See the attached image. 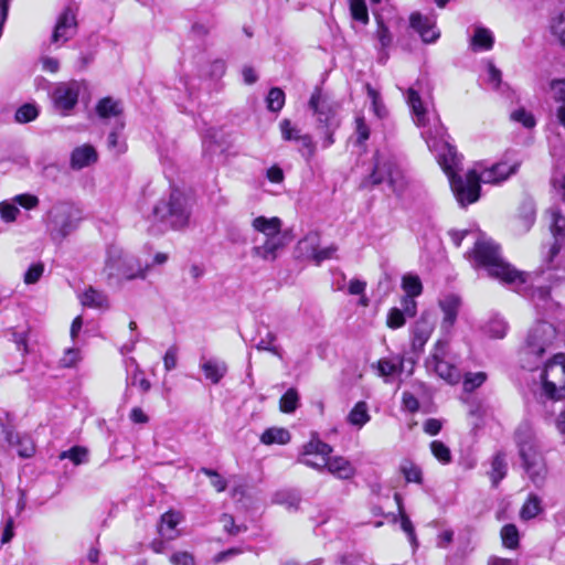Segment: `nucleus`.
Segmentation results:
<instances>
[{"label": "nucleus", "mask_w": 565, "mask_h": 565, "mask_svg": "<svg viewBox=\"0 0 565 565\" xmlns=\"http://www.w3.org/2000/svg\"><path fill=\"white\" fill-rule=\"evenodd\" d=\"M423 136L428 148L435 152L439 166L447 174L452 193L461 206L472 204L479 200L480 182L499 184L516 173L520 167L518 160L512 163L502 161L483 170L480 174L476 170H470L465 177H461L457 174L460 169L461 157L456 148L448 142L446 129L439 122V119L433 128L424 131Z\"/></svg>", "instance_id": "nucleus-1"}, {"label": "nucleus", "mask_w": 565, "mask_h": 565, "mask_svg": "<svg viewBox=\"0 0 565 565\" xmlns=\"http://www.w3.org/2000/svg\"><path fill=\"white\" fill-rule=\"evenodd\" d=\"M469 256L476 268L482 267L490 277L512 287L518 292H525V285L531 279V275L519 271L504 262L500 253V246L491 238L480 235Z\"/></svg>", "instance_id": "nucleus-2"}, {"label": "nucleus", "mask_w": 565, "mask_h": 565, "mask_svg": "<svg viewBox=\"0 0 565 565\" xmlns=\"http://www.w3.org/2000/svg\"><path fill=\"white\" fill-rule=\"evenodd\" d=\"M151 265H142L132 254L122 247L110 245L106 252L104 274L109 284H120L134 279H145Z\"/></svg>", "instance_id": "nucleus-3"}, {"label": "nucleus", "mask_w": 565, "mask_h": 565, "mask_svg": "<svg viewBox=\"0 0 565 565\" xmlns=\"http://www.w3.org/2000/svg\"><path fill=\"white\" fill-rule=\"evenodd\" d=\"M252 227L254 231L265 235L263 244L252 247V256L265 262H275L279 253L288 244L287 234L281 231V220L277 216H257L252 221Z\"/></svg>", "instance_id": "nucleus-4"}, {"label": "nucleus", "mask_w": 565, "mask_h": 565, "mask_svg": "<svg viewBox=\"0 0 565 565\" xmlns=\"http://www.w3.org/2000/svg\"><path fill=\"white\" fill-rule=\"evenodd\" d=\"M522 466L535 486H541L546 477V465L539 441L527 425L520 426L515 433Z\"/></svg>", "instance_id": "nucleus-5"}, {"label": "nucleus", "mask_w": 565, "mask_h": 565, "mask_svg": "<svg viewBox=\"0 0 565 565\" xmlns=\"http://www.w3.org/2000/svg\"><path fill=\"white\" fill-rule=\"evenodd\" d=\"M154 215L174 230L189 224L191 216L190 198L179 189H172L167 199H162L153 209Z\"/></svg>", "instance_id": "nucleus-6"}, {"label": "nucleus", "mask_w": 565, "mask_h": 565, "mask_svg": "<svg viewBox=\"0 0 565 565\" xmlns=\"http://www.w3.org/2000/svg\"><path fill=\"white\" fill-rule=\"evenodd\" d=\"M425 365L428 371L435 372L449 384H457L461 379L460 371L456 365V356L450 352L448 339L436 341Z\"/></svg>", "instance_id": "nucleus-7"}, {"label": "nucleus", "mask_w": 565, "mask_h": 565, "mask_svg": "<svg viewBox=\"0 0 565 565\" xmlns=\"http://www.w3.org/2000/svg\"><path fill=\"white\" fill-rule=\"evenodd\" d=\"M555 337V328L546 321H540L531 328L522 351L526 363L524 366L534 369L535 361L552 345Z\"/></svg>", "instance_id": "nucleus-8"}, {"label": "nucleus", "mask_w": 565, "mask_h": 565, "mask_svg": "<svg viewBox=\"0 0 565 565\" xmlns=\"http://www.w3.org/2000/svg\"><path fill=\"white\" fill-rule=\"evenodd\" d=\"M81 213L73 204L56 203L47 213V231L54 239H63L77 227Z\"/></svg>", "instance_id": "nucleus-9"}, {"label": "nucleus", "mask_w": 565, "mask_h": 565, "mask_svg": "<svg viewBox=\"0 0 565 565\" xmlns=\"http://www.w3.org/2000/svg\"><path fill=\"white\" fill-rule=\"evenodd\" d=\"M541 381L543 394L547 398H565V354L557 353L545 363Z\"/></svg>", "instance_id": "nucleus-10"}, {"label": "nucleus", "mask_w": 565, "mask_h": 565, "mask_svg": "<svg viewBox=\"0 0 565 565\" xmlns=\"http://www.w3.org/2000/svg\"><path fill=\"white\" fill-rule=\"evenodd\" d=\"M308 106L317 116L318 127L339 126L337 119L338 104L324 95L320 88L315 89Z\"/></svg>", "instance_id": "nucleus-11"}, {"label": "nucleus", "mask_w": 565, "mask_h": 565, "mask_svg": "<svg viewBox=\"0 0 565 565\" xmlns=\"http://www.w3.org/2000/svg\"><path fill=\"white\" fill-rule=\"evenodd\" d=\"M399 177V170L392 159L385 158L380 153L375 154L374 168L367 179V182L372 185H379L383 182H387L391 190L393 192H397L401 188V184L398 183Z\"/></svg>", "instance_id": "nucleus-12"}, {"label": "nucleus", "mask_w": 565, "mask_h": 565, "mask_svg": "<svg viewBox=\"0 0 565 565\" xmlns=\"http://www.w3.org/2000/svg\"><path fill=\"white\" fill-rule=\"evenodd\" d=\"M81 84L76 81L58 83L51 95L53 107L61 115H68L78 102Z\"/></svg>", "instance_id": "nucleus-13"}, {"label": "nucleus", "mask_w": 565, "mask_h": 565, "mask_svg": "<svg viewBox=\"0 0 565 565\" xmlns=\"http://www.w3.org/2000/svg\"><path fill=\"white\" fill-rule=\"evenodd\" d=\"M281 138L285 141L299 143L298 151L306 161H310L316 154V143L309 134H302L301 129L294 125L290 119H282L279 122Z\"/></svg>", "instance_id": "nucleus-14"}, {"label": "nucleus", "mask_w": 565, "mask_h": 565, "mask_svg": "<svg viewBox=\"0 0 565 565\" xmlns=\"http://www.w3.org/2000/svg\"><path fill=\"white\" fill-rule=\"evenodd\" d=\"M435 329V322L431 315L424 311L419 319L413 324L411 329L412 334V351L415 353H422L425 344L429 340Z\"/></svg>", "instance_id": "nucleus-15"}, {"label": "nucleus", "mask_w": 565, "mask_h": 565, "mask_svg": "<svg viewBox=\"0 0 565 565\" xmlns=\"http://www.w3.org/2000/svg\"><path fill=\"white\" fill-rule=\"evenodd\" d=\"M439 308L443 311V320L440 322V331L448 339L452 327L457 321V317L461 307V299L457 295L450 294L439 299Z\"/></svg>", "instance_id": "nucleus-16"}, {"label": "nucleus", "mask_w": 565, "mask_h": 565, "mask_svg": "<svg viewBox=\"0 0 565 565\" xmlns=\"http://www.w3.org/2000/svg\"><path fill=\"white\" fill-rule=\"evenodd\" d=\"M409 23L425 43H434L440 36V32L436 28V22L431 18L423 17L420 13L414 12L411 14Z\"/></svg>", "instance_id": "nucleus-17"}, {"label": "nucleus", "mask_w": 565, "mask_h": 565, "mask_svg": "<svg viewBox=\"0 0 565 565\" xmlns=\"http://www.w3.org/2000/svg\"><path fill=\"white\" fill-rule=\"evenodd\" d=\"M76 31L75 13L71 8H67L60 15L54 32L52 34L53 43H64L74 35Z\"/></svg>", "instance_id": "nucleus-18"}, {"label": "nucleus", "mask_w": 565, "mask_h": 565, "mask_svg": "<svg viewBox=\"0 0 565 565\" xmlns=\"http://www.w3.org/2000/svg\"><path fill=\"white\" fill-rule=\"evenodd\" d=\"M322 466L338 479L349 480L355 476L354 466L344 457L335 456L323 459Z\"/></svg>", "instance_id": "nucleus-19"}, {"label": "nucleus", "mask_w": 565, "mask_h": 565, "mask_svg": "<svg viewBox=\"0 0 565 565\" xmlns=\"http://www.w3.org/2000/svg\"><path fill=\"white\" fill-rule=\"evenodd\" d=\"M406 100L412 110L415 124L418 127H426L428 124L427 110L422 102L418 92L409 87L406 92Z\"/></svg>", "instance_id": "nucleus-20"}, {"label": "nucleus", "mask_w": 565, "mask_h": 565, "mask_svg": "<svg viewBox=\"0 0 565 565\" xmlns=\"http://www.w3.org/2000/svg\"><path fill=\"white\" fill-rule=\"evenodd\" d=\"M97 152L90 145L76 147L71 153V167L81 170L97 161Z\"/></svg>", "instance_id": "nucleus-21"}, {"label": "nucleus", "mask_w": 565, "mask_h": 565, "mask_svg": "<svg viewBox=\"0 0 565 565\" xmlns=\"http://www.w3.org/2000/svg\"><path fill=\"white\" fill-rule=\"evenodd\" d=\"M403 364V356L395 355L380 359L376 363L372 364V369L376 371L379 376L384 377L387 382L390 376L402 373Z\"/></svg>", "instance_id": "nucleus-22"}, {"label": "nucleus", "mask_w": 565, "mask_h": 565, "mask_svg": "<svg viewBox=\"0 0 565 565\" xmlns=\"http://www.w3.org/2000/svg\"><path fill=\"white\" fill-rule=\"evenodd\" d=\"M200 369L212 384L220 383L227 372L226 363L216 359L202 358Z\"/></svg>", "instance_id": "nucleus-23"}, {"label": "nucleus", "mask_w": 565, "mask_h": 565, "mask_svg": "<svg viewBox=\"0 0 565 565\" xmlns=\"http://www.w3.org/2000/svg\"><path fill=\"white\" fill-rule=\"evenodd\" d=\"M182 521V515L175 511H168L161 516L159 533L166 540H173L178 536L177 525Z\"/></svg>", "instance_id": "nucleus-24"}, {"label": "nucleus", "mask_w": 565, "mask_h": 565, "mask_svg": "<svg viewBox=\"0 0 565 565\" xmlns=\"http://www.w3.org/2000/svg\"><path fill=\"white\" fill-rule=\"evenodd\" d=\"M494 44L493 33L481 25L475 26V33L470 39L472 51H490Z\"/></svg>", "instance_id": "nucleus-25"}, {"label": "nucleus", "mask_w": 565, "mask_h": 565, "mask_svg": "<svg viewBox=\"0 0 565 565\" xmlns=\"http://www.w3.org/2000/svg\"><path fill=\"white\" fill-rule=\"evenodd\" d=\"M7 440L12 447H17V452L22 458H30L34 451V444L29 436H20L12 431L7 433Z\"/></svg>", "instance_id": "nucleus-26"}, {"label": "nucleus", "mask_w": 565, "mask_h": 565, "mask_svg": "<svg viewBox=\"0 0 565 565\" xmlns=\"http://www.w3.org/2000/svg\"><path fill=\"white\" fill-rule=\"evenodd\" d=\"M551 215V231L555 238L563 236L565 233V217L561 214V212L557 209H552L550 211ZM559 250V246L557 244V241L551 246L550 248V260L557 255Z\"/></svg>", "instance_id": "nucleus-27"}, {"label": "nucleus", "mask_w": 565, "mask_h": 565, "mask_svg": "<svg viewBox=\"0 0 565 565\" xmlns=\"http://www.w3.org/2000/svg\"><path fill=\"white\" fill-rule=\"evenodd\" d=\"M96 113L97 115L103 118H116L117 125L121 121L120 114H121V107L120 104L117 100H114L111 97H105L98 102L96 105Z\"/></svg>", "instance_id": "nucleus-28"}, {"label": "nucleus", "mask_w": 565, "mask_h": 565, "mask_svg": "<svg viewBox=\"0 0 565 565\" xmlns=\"http://www.w3.org/2000/svg\"><path fill=\"white\" fill-rule=\"evenodd\" d=\"M81 302L83 306L90 307V308H107L108 307L107 296L103 291L96 290L93 287H88L81 295Z\"/></svg>", "instance_id": "nucleus-29"}, {"label": "nucleus", "mask_w": 565, "mask_h": 565, "mask_svg": "<svg viewBox=\"0 0 565 565\" xmlns=\"http://www.w3.org/2000/svg\"><path fill=\"white\" fill-rule=\"evenodd\" d=\"M309 242L312 245V258L315 259L317 265L321 264L323 260L331 259L335 256L338 246L334 244H332L328 247H324V248H317V242H318L317 234L309 235L306 238L305 243L307 244Z\"/></svg>", "instance_id": "nucleus-30"}, {"label": "nucleus", "mask_w": 565, "mask_h": 565, "mask_svg": "<svg viewBox=\"0 0 565 565\" xmlns=\"http://www.w3.org/2000/svg\"><path fill=\"white\" fill-rule=\"evenodd\" d=\"M273 501L277 504L285 505L289 510H297L301 497L297 490H280L274 494Z\"/></svg>", "instance_id": "nucleus-31"}, {"label": "nucleus", "mask_w": 565, "mask_h": 565, "mask_svg": "<svg viewBox=\"0 0 565 565\" xmlns=\"http://www.w3.org/2000/svg\"><path fill=\"white\" fill-rule=\"evenodd\" d=\"M289 440H290V434L285 428H276V427L268 428L260 436V441L265 445H273V444L285 445V444L289 443Z\"/></svg>", "instance_id": "nucleus-32"}, {"label": "nucleus", "mask_w": 565, "mask_h": 565, "mask_svg": "<svg viewBox=\"0 0 565 565\" xmlns=\"http://www.w3.org/2000/svg\"><path fill=\"white\" fill-rule=\"evenodd\" d=\"M370 419L371 416L365 402L356 403L348 415V422L358 428L363 427Z\"/></svg>", "instance_id": "nucleus-33"}, {"label": "nucleus", "mask_w": 565, "mask_h": 565, "mask_svg": "<svg viewBox=\"0 0 565 565\" xmlns=\"http://www.w3.org/2000/svg\"><path fill=\"white\" fill-rule=\"evenodd\" d=\"M542 511L543 508L541 499L536 494L531 493L521 508L520 518L527 521L537 516Z\"/></svg>", "instance_id": "nucleus-34"}, {"label": "nucleus", "mask_w": 565, "mask_h": 565, "mask_svg": "<svg viewBox=\"0 0 565 565\" xmlns=\"http://www.w3.org/2000/svg\"><path fill=\"white\" fill-rule=\"evenodd\" d=\"M507 475V461L505 456L502 452H498L491 462V471L489 472L492 484L497 487L499 482Z\"/></svg>", "instance_id": "nucleus-35"}, {"label": "nucleus", "mask_w": 565, "mask_h": 565, "mask_svg": "<svg viewBox=\"0 0 565 565\" xmlns=\"http://www.w3.org/2000/svg\"><path fill=\"white\" fill-rule=\"evenodd\" d=\"M331 452L332 447L330 445L321 441L318 438H312L303 446L302 456L319 455L321 456V461L323 462V459H327Z\"/></svg>", "instance_id": "nucleus-36"}, {"label": "nucleus", "mask_w": 565, "mask_h": 565, "mask_svg": "<svg viewBox=\"0 0 565 565\" xmlns=\"http://www.w3.org/2000/svg\"><path fill=\"white\" fill-rule=\"evenodd\" d=\"M399 472L407 482L422 483L423 481L422 469L409 459H403L401 461Z\"/></svg>", "instance_id": "nucleus-37"}, {"label": "nucleus", "mask_w": 565, "mask_h": 565, "mask_svg": "<svg viewBox=\"0 0 565 565\" xmlns=\"http://www.w3.org/2000/svg\"><path fill=\"white\" fill-rule=\"evenodd\" d=\"M502 545L510 550H515L520 543L519 530L514 524H505L500 531Z\"/></svg>", "instance_id": "nucleus-38"}, {"label": "nucleus", "mask_w": 565, "mask_h": 565, "mask_svg": "<svg viewBox=\"0 0 565 565\" xmlns=\"http://www.w3.org/2000/svg\"><path fill=\"white\" fill-rule=\"evenodd\" d=\"M277 335L267 331L265 337L260 338L259 342L255 345L258 351H268L278 359H282V351L280 347L276 345Z\"/></svg>", "instance_id": "nucleus-39"}, {"label": "nucleus", "mask_w": 565, "mask_h": 565, "mask_svg": "<svg viewBox=\"0 0 565 565\" xmlns=\"http://www.w3.org/2000/svg\"><path fill=\"white\" fill-rule=\"evenodd\" d=\"M267 109L273 113H278L285 105V93L279 87H273L269 89L266 97Z\"/></svg>", "instance_id": "nucleus-40"}, {"label": "nucleus", "mask_w": 565, "mask_h": 565, "mask_svg": "<svg viewBox=\"0 0 565 565\" xmlns=\"http://www.w3.org/2000/svg\"><path fill=\"white\" fill-rule=\"evenodd\" d=\"M488 379L484 372H468L463 376L462 387L467 393H471L480 387Z\"/></svg>", "instance_id": "nucleus-41"}, {"label": "nucleus", "mask_w": 565, "mask_h": 565, "mask_svg": "<svg viewBox=\"0 0 565 565\" xmlns=\"http://www.w3.org/2000/svg\"><path fill=\"white\" fill-rule=\"evenodd\" d=\"M402 288L405 291V296L417 297L423 291V285L418 276L405 275L402 279Z\"/></svg>", "instance_id": "nucleus-42"}, {"label": "nucleus", "mask_w": 565, "mask_h": 565, "mask_svg": "<svg viewBox=\"0 0 565 565\" xmlns=\"http://www.w3.org/2000/svg\"><path fill=\"white\" fill-rule=\"evenodd\" d=\"M299 395L296 388H289L279 401V408L282 413H294L298 407Z\"/></svg>", "instance_id": "nucleus-43"}, {"label": "nucleus", "mask_w": 565, "mask_h": 565, "mask_svg": "<svg viewBox=\"0 0 565 565\" xmlns=\"http://www.w3.org/2000/svg\"><path fill=\"white\" fill-rule=\"evenodd\" d=\"M350 11L354 20L363 24L369 22V12L364 0H350Z\"/></svg>", "instance_id": "nucleus-44"}, {"label": "nucleus", "mask_w": 565, "mask_h": 565, "mask_svg": "<svg viewBox=\"0 0 565 565\" xmlns=\"http://www.w3.org/2000/svg\"><path fill=\"white\" fill-rule=\"evenodd\" d=\"M60 459H70L74 465H81L87 460V450L79 446H74L68 450L62 451Z\"/></svg>", "instance_id": "nucleus-45"}, {"label": "nucleus", "mask_w": 565, "mask_h": 565, "mask_svg": "<svg viewBox=\"0 0 565 565\" xmlns=\"http://www.w3.org/2000/svg\"><path fill=\"white\" fill-rule=\"evenodd\" d=\"M552 99L556 106L565 105V78L553 79L550 84Z\"/></svg>", "instance_id": "nucleus-46"}, {"label": "nucleus", "mask_w": 565, "mask_h": 565, "mask_svg": "<svg viewBox=\"0 0 565 565\" xmlns=\"http://www.w3.org/2000/svg\"><path fill=\"white\" fill-rule=\"evenodd\" d=\"M486 329L491 338L501 339L507 333V323L503 319L495 317L488 322Z\"/></svg>", "instance_id": "nucleus-47"}, {"label": "nucleus", "mask_w": 565, "mask_h": 565, "mask_svg": "<svg viewBox=\"0 0 565 565\" xmlns=\"http://www.w3.org/2000/svg\"><path fill=\"white\" fill-rule=\"evenodd\" d=\"M430 450L436 459L441 463H449L451 461L450 449L440 440H434L430 443Z\"/></svg>", "instance_id": "nucleus-48"}, {"label": "nucleus", "mask_w": 565, "mask_h": 565, "mask_svg": "<svg viewBox=\"0 0 565 565\" xmlns=\"http://www.w3.org/2000/svg\"><path fill=\"white\" fill-rule=\"evenodd\" d=\"M19 213L20 211L17 207L15 203H13V200L0 202V216L3 222H14Z\"/></svg>", "instance_id": "nucleus-49"}, {"label": "nucleus", "mask_w": 565, "mask_h": 565, "mask_svg": "<svg viewBox=\"0 0 565 565\" xmlns=\"http://www.w3.org/2000/svg\"><path fill=\"white\" fill-rule=\"evenodd\" d=\"M39 115L36 106L32 104H25L21 106L15 113V120L24 124L34 120Z\"/></svg>", "instance_id": "nucleus-50"}, {"label": "nucleus", "mask_w": 565, "mask_h": 565, "mask_svg": "<svg viewBox=\"0 0 565 565\" xmlns=\"http://www.w3.org/2000/svg\"><path fill=\"white\" fill-rule=\"evenodd\" d=\"M405 317L399 308H392L387 313L386 324L390 329L402 328L406 322Z\"/></svg>", "instance_id": "nucleus-51"}, {"label": "nucleus", "mask_w": 565, "mask_h": 565, "mask_svg": "<svg viewBox=\"0 0 565 565\" xmlns=\"http://www.w3.org/2000/svg\"><path fill=\"white\" fill-rule=\"evenodd\" d=\"M513 121L520 122L525 128H533L535 126V119L530 111L524 108H519L511 114Z\"/></svg>", "instance_id": "nucleus-52"}, {"label": "nucleus", "mask_w": 565, "mask_h": 565, "mask_svg": "<svg viewBox=\"0 0 565 565\" xmlns=\"http://www.w3.org/2000/svg\"><path fill=\"white\" fill-rule=\"evenodd\" d=\"M12 200L15 205H20L25 210L35 209L40 202L38 196L30 193L18 194Z\"/></svg>", "instance_id": "nucleus-53"}, {"label": "nucleus", "mask_w": 565, "mask_h": 565, "mask_svg": "<svg viewBox=\"0 0 565 565\" xmlns=\"http://www.w3.org/2000/svg\"><path fill=\"white\" fill-rule=\"evenodd\" d=\"M124 128V121H120L116 128L108 135L107 145L110 150L121 153L125 151V145L119 142L118 130Z\"/></svg>", "instance_id": "nucleus-54"}, {"label": "nucleus", "mask_w": 565, "mask_h": 565, "mask_svg": "<svg viewBox=\"0 0 565 565\" xmlns=\"http://www.w3.org/2000/svg\"><path fill=\"white\" fill-rule=\"evenodd\" d=\"M552 33L557 38L561 45L565 47V11L562 12L553 22Z\"/></svg>", "instance_id": "nucleus-55"}, {"label": "nucleus", "mask_w": 565, "mask_h": 565, "mask_svg": "<svg viewBox=\"0 0 565 565\" xmlns=\"http://www.w3.org/2000/svg\"><path fill=\"white\" fill-rule=\"evenodd\" d=\"M220 521L223 524L224 531L231 535H237L246 531V526L235 524L234 518L231 514L224 513Z\"/></svg>", "instance_id": "nucleus-56"}, {"label": "nucleus", "mask_w": 565, "mask_h": 565, "mask_svg": "<svg viewBox=\"0 0 565 565\" xmlns=\"http://www.w3.org/2000/svg\"><path fill=\"white\" fill-rule=\"evenodd\" d=\"M201 472L211 478V483L216 489V491L222 492L226 489V480L216 471L209 468H202Z\"/></svg>", "instance_id": "nucleus-57"}, {"label": "nucleus", "mask_w": 565, "mask_h": 565, "mask_svg": "<svg viewBox=\"0 0 565 565\" xmlns=\"http://www.w3.org/2000/svg\"><path fill=\"white\" fill-rule=\"evenodd\" d=\"M44 271V265L41 263L33 264L24 274V282L28 285L35 284Z\"/></svg>", "instance_id": "nucleus-58"}, {"label": "nucleus", "mask_w": 565, "mask_h": 565, "mask_svg": "<svg viewBox=\"0 0 565 565\" xmlns=\"http://www.w3.org/2000/svg\"><path fill=\"white\" fill-rule=\"evenodd\" d=\"M406 317L413 318L417 313V302L415 297L404 296L401 300L399 308Z\"/></svg>", "instance_id": "nucleus-59"}, {"label": "nucleus", "mask_w": 565, "mask_h": 565, "mask_svg": "<svg viewBox=\"0 0 565 565\" xmlns=\"http://www.w3.org/2000/svg\"><path fill=\"white\" fill-rule=\"evenodd\" d=\"M355 132L358 135L359 143H363L370 137V129L363 116H358L355 118Z\"/></svg>", "instance_id": "nucleus-60"}, {"label": "nucleus", "mask_w": 565, "mask_h": 565, "mask_svg": "<svg viewBox=\"0 0 565 565\" xmlns=\"http://www.w3.org/2000/svg\"><path fill=\"white\" fill-rule=\"evenodd\" d=\"M401 527L407 534L411 543L413 545H416L417 542H416L415 529L413 526V523L409 520V518L402 511H401Z\"/></svg>", "instance_id": "nucleus-61"}, {"label": "nucleus", "mask_w": 565, "mask_h": 565, "mask_svg": "<svg viewBox=\"0 0 565 565\" xmlns=\"http://www.w3.org/2000/svg\"><path fill=\"white\" fill-rule=\"evenodd\" d=\"M213 29V23L196 21L192 24L191 32L194 36L202 39L206 36Z\"/></svg>", "instance_id": "nucleus-62"}, {"label": "nucleus", "mask_w": 565, "mask_h": 565, "mask_svg": "<svg viewBox=\"0 0 565 565\" xmlns=\"http://www.w3.org/2000/svg\"><path fill=\"white\" fill-rule=\"evenodd\" d=\"M502 82L501 71L498 70L494 64H488V83L493 89H498Z\"/></svg>", "instance_id": "nucleus-63"}, {"label": "nucleus", "mask_w": 565, "mask_h": 565, "mask_svg": "<svg viewBox=\"0 0 565 565\" xmlns=\"http://www.w3.org/2000/svg\"><path fill=\"white\" fill-rule=\"evenodd\" d=\"M173 565H194V557L188 552H177L170 557Z\"/></svg>", "instance_id": "nucleus-64"}]
</instances>
